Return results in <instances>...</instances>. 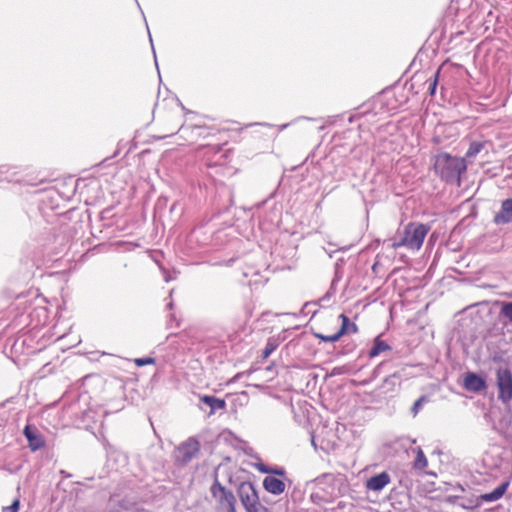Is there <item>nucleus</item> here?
I'll use <instances>...</instances> for the list:
<instances>
[{"label":"nucleus","instance_id":"nucleus-24","mask_svg":"<svg viewBox=\"0 0 512 512\" xmlns=\"http://www.w3.org/2000/svg\"><path fill=\"white\" fill-rule=\"evenodd\" d=\"M155 362V359L152 357H145V358H137L135 359V363L137 366L142 367L148 364H153Z\"/></svg>","mask_w":512,"mask_h":512},{"label":"nucleus","instance_id":"nucleus-9","mask_svg":"<svg viewBox=\"0 0 512 512\" xmlns=\"http://www.w3.org/2000/svg\"><path fill=\"white\" fill-rule=\"evenodd\" d=\"M463 386L471 392H480L486 388L485 380L474 372H467L464 377Z\"/></svg>","mask_w":512,"mask_h":512},{"label":"nucleus","instance_id":"nucleus-16","mask_svg":"<svg viewBox=\"0 0 512 512\" xmlns=\"http://www.w3.org/2000/svg\"><path fill=\"white\" fill-rule=\"evenodd\" d=\"M428 461L421 448L417 449L416 458L413 463L414 469L423 470L427 467Z\"/></svg>","mask_w":512,"mask_h":512},{"label":"nucleus","instance_id":"nucleus-4","mask_svg":"<svg viewBox=\"0 0 512 512\" xmlns=\"http://www.w3.org/2000/svg\"><path fill=\"white\" fill-rule=\"evenodd\" d=\"M210 493L223 511L236 512V498L233 492L224 487L217 476L210 487Z\"/></svg>","mask_w":512,"mask_h":512},{"label":"nucleus","instance_id":"nucleus-20","mask_svg":"<svg viewBox=\"0 0 512 512\" xmlns=\"http://www.w3.org/2000/svg\"><path fill=\"white\" fill-rule=\"evenodd\" d=\"M278 344L275 341L268 340L263 352L262 358L267 359L277 348Z\"/></svg>","mask_w":512,"mask_h":512},{"label":"nucleus","instance_id":"nucleus-5","mask_svg":"<svg viewBox=\"0 0 512 512\" xmlns=\"http://www.w3.org/2000/svg\"><path fill=\"white\" fill-rule=\"evenodd\" d=\"M498 399L503 403L512 400V372L507 368H499L496 372Z\"/></svg>","mask_w":512,"mask_h":512},{"label":"nucleus","instance_id":"nucleus-10","mask_svg":"<svg viewBox=\"0 0 512 512\" xmlns=\"http://www.w3.org/2000/svg\"><path fill=\"white\" fill-rule=\"evenodd\" d=\"M390 481V475L387 472H381L367 480L366 488L372 491H381Z\"/></svg>","mask_w":512,"mask_h":512},{"label":"nucleus","instance_id":"nucleus-27","mask_svg":"<svg viewBox=\"0 0 512 512\" xmlns=\"http://www.w3.org/2000/svg\"><path fill=\"white\" fill-rule=\"evenodd\" d=\"M258 470L262 473H270L271 471V468H268L267 466H265L264 464H260L258 465Z\"/></svg>","mask_w":512,"mask_h":512},{"label":"nucleus","instance_id":"nucleus-1","mask_svg":"<svg viewBox=\"0 0 512 512\" xmlns=\"http://www.w3.org/2000/svg\"><path fill=\"white\" fill-rule=\"evenodd\" d=\"M466 168L463 158L448 153H440L435 157V172L447 183L460 185V176Z\"/></svg>","mask_w":512,"mask_h":512},{"label":"nucleus","instance_id":"nucleus-3","mask_svg":"<svg viewBox=\"0 0 512 512\" xmlns=\"http://www.w3.org/2000/svg\"><path fill=\"white\" fill-rule=\"evenodd\" d=\"M237 493L247 512H266V508L260 503L256 488L251 482H241Z\"/></svg>","mask_w":512,"mask_h":512},{"label":"nucleus","instance_id":"nucleus-35","mask_svg":"<svg viewBox=\"0 0 512 512\" xmlns=\"http://www.w3.org/2000/svg\"><path fill=\"white\" fill-rule=\"evenodd\" d=\"M170 280H171V279H170V276H166V277H165V281H166V282H169Z\"/></svg>","mask_w":512,"mask_h":512},{"label":"nucleus","instance_id":"nucleus-34","mask_svg":"<svg viewBox=\"0 0 512 512\" xmlns=\"http://www.w3.org/2000/svg\"><path fill=\"white\" fill-rule=\"evenodd\" d=\"M372 269L375 271L376 269H378V266H377V263H375L372 267Z\"/></svg>","mask_w":512,"mask_h":512},{"label":"nucleus","instance_id":"nucleus-18","mask_svg":"<svg viewBox=\"0 0 512 512\" xmlns=\"http://www.w3.org/2000/svg\"><path fill=\"white\" fill-rule=\"evenodd\" d=\"M500 316L508 319L512 323V302H503L500 310Z\"/></svg>","mask_w":512,"mask_h":512},{"label":"nucleus","instance_id":"nucleus-14","mask_svg":"<svg viewBox=\"0 0 512 512\" xmlns=\"http://www.w3.org/2000/svg\"><path fill=\"white\" fill-rule=\"evenodd\" d=\"M339 318L341 319L342 324L338 331V335H340L342 337L345 334H349V333L354 334V333L358 332L357 325L355 323L351 322L350 319L345 314H343V313L340 314Z\"/></svg>","mask_w":512,"mask_h":512},{"label":"nucleus","instance_id":"nucleus-30","mask_svg":"<svg viewBox=\"0 0 512 512\" xmlns=\"http://www.w3.org/2000/svg\"><path fill=\"white\" fill-rule=\"evenodd\" d=\"M395 377L396 376L394 375V376H390V377L386 378L385 383H389L390 381H393Z\"/></svg>","mask_w":512,"mask_h":512},{"label":"nucleus","instance_id":"nucleus-21","mask_svg":"<svg viewBox=\"0 0 512 512\" xmlns=\"http://www.w3.org/2000/svg\"><path fill=\"white\" fill-rule=\"evenodd\" d=\"M439 75H440V68L434 73L433 79H431L429 81L428 91H429L430 95H434L435 92H436V88H437L438 80H439Z\"/></svg>","mask_w":512,"mask_h":512},{"label":"nucleus","instance_id":"nucleus-26","mask_svg":"<svg viewBox=\"0 0 512 512\" xmlns=\"http://www.w3.org/2000/svg\"><path fill=\"white\" fill-rule=\"evenodd\" d=\"M245 374H248V375H249V374H250V372H249V371H248V372H239V373H237V374L233 377L232 381H233V382H236V381L240 380V379H241Z\"/></svg>","mask_w":512,"mask_h":512},{"label":"nucleus","instance_id":"nucleus-19","mask_svg":"<svg viewBox=\"0 0 512 512\" xmlns=\"http://www.w3.org/2000/svg\"><path fill=\"white\" fill-rule=\"evenodd\" d=\"M428 402V397L426 395H422L421 397H419L413 404V406L411 407V413L413 414V416H416L419 411L421 410L423 404L427 403Z\"/></svg>","mask_w":512,"mask_h":512},{"label":"nucleus","instance_id":"nucleus-7","mask_svg":"<svg viewBox=\"0 0 512 512\" xmlns=\"http://www.w3.org/2000/svg\"><path fill=\"white\" fill-rule=\"evenodd\" d=\"M27 441L28 446L32 451H37L45 446V440L41 434H39L38 429L32 425H26L23 431Z\"/></svg>","mask_w":512,"mask_h":512},{"label":"nucleus","instance_id":"nucleus-33","mask_svg":"<svg viewBox=\"0 0 512 512\" xmlns=\"http://www.w3.org/2000/svg\"><path fill=\"white\" fill-rule=\"evenodd\" d=\"M372 269L375 271L376 269H378V266H377V263H375L372 267Z\"/></svg>","mask_w":512,"mask_h":512},{"label":"nucleus","instance_id":"nucleus-8","mask_svg":"<svg viewBox=\"0 0 512 512\" xmlns=\"http://www.w3.org/2000/svg\"><path fill=\"white\" fill-rule=\"evenodd\" d=\"M493 222L496 225H505L512 222V198L502 201L500 210L495 214Z\"/></svg>","mask_w":512,"mask_h":512},{"label":"nucleus","instance_id":"nucleus-32","mask_svg":"<svg viewBox=\"0 0 512 512\" xmlns=\"http://www.w3.org/2000/svg\"><path fill=\"white\" fill-rule=\"evenodd\" d=\"M383 363L379 364L378 366L375 367L374 371L377 372L380 370L381 366H382Z\"/></svg>","mask_w":512,"mask_h":512},{"label":"nucleus","instance_id":"nucleus-36","mask_svg":"<svg viewBox=\"0 0 512 512\" xmlns=\"http://www.w3.org/2000/svg\"><path fill=\"white\" fill-rule=\"evenodd\" d=\"M3 179H6V180H8V178H7V177H5V178H2V177H0V180H3Z\"/></svg>","mask_w":512,"mask_h":512},{"label":"nucleus","instance_id":"nucleus-2","mask_svg":"<svg viewBox=\"0 0 512 512\" xmlns=\"http://www.w3.org/2000/svg\"><path fill=\"white\" fill-rule=\"evenodd\" d=\"M429 232V226L422 223H409L398 242L393 243L394 248L406 247L412 250H419Z\"/></svg>","mask_w":512,"mask_h":512},{"label":"nucleus","instance_id":"nucleus-28","mask_svg":"<svg viewBox=\"0 0 512 512\" xmlns=\"http://www.w3.org/2000/svg\"><path fill=\"white\" fill-rule=\"evenodd\" d=\"M270 473L271 474H275V475H279V476H284L285 475V471L283 469H271Z\"/></svg>","mask_w":512,"mask_h":512},{"label":"nucleus","instance_id":"nucleus-29","mask_svg":"<svg viewBox=\"0 0 512 512\" xmlns=\"http://www.w3.org/2000/svg\"><path fill=\"white\" fill-rule=\"evenodd\" d=\"M311 444L312 446L314 447L315 450H317V445H316V442H315V437L314 435H311Z\"/></svg>","mask_w":512,"mask_h":512},{"label":"nucleus","instance_id":"nucleus-17","mask_svg":"<svg viewBox=\"0 0 512 512\" xmlns=\"http://www.w3.org/2000/svg\"><path fill=\"white\" fill-rule=\"evenodd\" d=\"M484 145H485L484 142H479V141L472 142L469 145V148L465 154L466 158L471 159V158L476 157L481 152V150L484 148Z\"/></svg>","mask_w":512,"mask_h":512},{"label":"nucleus","instance_id":"nucleus-25","mask_svg":"<svg viewBox=\"0 0 512 512\" xmlns=\"http://www.w3.org/2000/svg\"><path fill=\"white\" fill-rule=\"evenodd\" d=\"M345 371H348L346 366H337L332 369L331 375H340L344 373Z\"/></svg>","mask_w":512,"mask_h":512},{"label":"nucleus","instance_id":"nucleus-23","mask_svg":"<svg viewBox=\"0 0 512 512\" xmlns=\"http://www.w3.org/2000/svg\"><path fill=\"white\" fill-rule=\"evenodd\" d=\"M20 508L19 499H15L9 506L3 507L2 512H18Z\"/></svg>","mask_w":512,"mask_h":512},{"label":"nucleus","instance_id":"nucleus-11","mask_svg":"<svg viewBox=\"0 0 512 512\" xmlns=\"http://www.w3.org/2000/svg\"><path fill=\"white\" fill-rule=\"evenodd\" d=\"M263 487L273 495H280L285 490V483L274 476H266L263 480Z\"/></svg>","mask_w":512,"mask_h":512},{"label":"nucleus","instance_id":"nucleus-6","mask_svg":"<svg viewBox=\"0 0 512 512\" xmlns=\"http://www.w3.org/2000/svg\"><path fill=\"white\" fill-rule=\"evenodd\" d=\"M199 450L200 443L194 438H189L177 448L176 459L182 464H187L198 454Z\"/></svg>","mask_w":512,"mask_h":512},{"label":"nucleus","instance_id":"nucleus-13","mask_svg":"<svg viewBox=\"0 0 512 512\" xmlns=\"http://www.w3.org/2000/svg\"><path fill=\"white\" fill-rule=\"evenodd\" d=\"M201 401L210 407V414H213L217 410H222L226 407L225 400L211 395L202 396Z\"/></svg>","mask_w":512,"mask_h":512},{"label":"nucleus","instance_id":"nucleus-31","mask_svg":"<svg viewBox=\"0 0 512 512\" xmlns=\"http://www.w3.org/2000/svg\"><path fill=\"white\" fill-rule=\"evenodd\" d=\"M167 307H168V309H172L173 308V301L172 300L167 304Z\"/></svg>","mask_w":512,"mask_h":512},{"label":"nucleus","instance_id":"nucleus-22","mask_svg":"<svg viewBox=\"0 0 512 512\" xmlns=\"http://www.w3.org/2000/svg\"><path fill=\"white\" fill-rule=\"evenodd\" d=\"M315 337H317L318 339H320L324 342H336L341 338V336L338 335V332H336L335 334H332V335H324L321 333H316Z\"/></svg>","mask_w":512,"mask_h":512},{"label":"nucleus","instance_id":"nucleus-15","mask_svg":"<svg viewBox=\"0 0 512 512\" xmlns=\"http://www.w3.org/2000/svg\"><path fill=\"white\" fill-rule=\"evenodd\" d=\"M391 350V347L383 340H381L379 337H377L374 340V344L372 348L369 351V356L371 358L378 356L380 353L384 351Z\"/></svg>","mask_w":512,"mask_h":512},{"label":"nucleus","instance_id":"nucleus-12","mask_svg":"<svg viewBox=\"0 0 512 512\" xmlns=\"http://www.w3.org/2000/svg\"><path fill=\"white\" fill-rule=\"evenodd\" d=\"M508 487L509 481H505L501 483L498 487H496L492 492L481 494L479 498L482 502L497 501L505 494Z\"/></svg>","mask_w":512,"mask_h":512}]
</instances>
